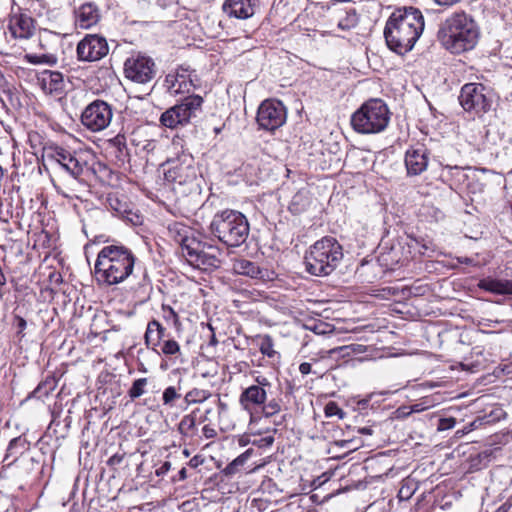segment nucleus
Wrapping results in <instances>:
<instances>
[{
	"instance_id": "45",
	"label": "nucleus",
	"mask_w": 512,
	"mask_h": 512,
	"mask_svg": "<svg viewBox=\"0 0 512 512\" xmlns=\"http://www.w3.org/2000/svg\"><path fill=\"white\" fill-rule=\"evenodd\" d=\"M152 327L155 328L159 334L160 341H162V339L165 337L166 329L157 320H152Z\"/></svg>"
},
{
	"instance_id": "30",
	"label": "nucleus",
	"mask_w": 512,
	"mask_h": 512,
	"mask_svg": "<svg viewBox=\"0 0 512 512\" xmlns=\"http://www.w3.org/2000/svg\"><path fill=\"white\" fill-rule=\"evenodd\" d=\"M195 426H196V417L193 413H191V414H187V415L183 416V418L181 419V421L178 425V430H179L180 434L183 436H191L192 431L194 430Z\"/></svg>"
},
{
	"instance_id": "6",
	"label": "nucleus",
	"mask_w": 512,
	"mask_h": 512,
	"mask_svg": "<svg viewBox=\"0 0 512 512\" xmlns=\"http://www.w3.org/2000/svg\"><path fill=\"white\" fill-rule=\"evenodd\" d=\"M390 116V110L382 99L371 98L351 115L350 123L359 134H378L388 127Z\"/></svg>"
},
{
	"instance_id": "1",
	"label": "nucleus",
	"mask_w": 512,
	"mask_h": 512,
	"mask_svg": "<svg viewBox=\"0 0 512 512\" xmlns=\"http://www.w3.org/2000/svg\"><path fill=\"white\" fill-rule=\"evenodd\" d=\"M424 17L415 7L396 9L388 18L384 37L388 48L404 55L411 51L424 30Z\"/></svg>"
},
{
	"instance_id": "26",
	"label": "nucleus",
	"mask_w": 512,
	"mask_h": 512,
	"mask_svg": "<svg viewBox=\"0 0 512 512\" xmlns=\"http://www.w3.org/2000/svg\"><path fill=\"white\" fill-rule=\"evenodd\" d=\"M359 18L355 9L345 10L337 21V27L343 31L350 30L358 24Z\"/></svg>"
},
{
	"instance_id": "2",
	"label": "nucleus",
	"mask_w": 512,
	"mask_h": 512,
	"mask_svg": "<svg viewBox=\"0 0 512 512\" xmlns=\"http://www.w3.org/2000/svg\"><path fill=\"white\" fill-rule=\"evenodd\" d=\"M137 257L133 251L118 243L104 246L97 255L94 271L99 284L114 286L134 275Z\"/></svg>"
},
{
	"instance_id": "24",
	"label": "nucleus",
	"mask_w": 512,
	"mask_h": 512,
	"mask_svg": "<svg viewBox=\"0 0 512 512\" xmlns=\"http://www.w3.org/2000/svg\"><path fill=\"white\" fill-rule=\"evenodd\" d=\"M478 287L497 295H512V280L486 277L479 281Z\"/></svg>"
},
{
	"instance_id": "22",
	"label": "nucleus",
	"mask_w": 512,
	"mask_h": 512,
	"mask_svg": "<svg viewBox=\"0 0 512 512\" xmlns=\"http://www.w3.org/2000/svg\"><path fill=\"white\" fill-rule=\"evenodd\" d=\"M232 270L238 275L252 279H265L267 270L260 268L255 262L241 258L233 261Z\"/></svg>"
},
{
	"instance_id": "51",
	"label": "nucleus",
	"mask_w": 512,
	"mask_h": 512,
	"mask_svg": "<svg viewBox=\"0 0 512 512\" xmlns=\"http://www.w3.org/2000/svg\"><path fill=\"white\" fill-rule=\"evenodd\" d=\"M203 433H204L205 437H207V438H212L215 436L214 429L210 428L209 426H204Z\"/></svg>"
},
{
	"instance_id": "42",
	"label": "nucleus",
	"mask_w": 512,
	"mask_h": 512,
	"mask_svg": "<svg viewBox=\"0 0 512 512\" xmlns=\"http://www.w3.org/2000/svg\"><path fill=\"white\" fill-rule=\"evenodd\" d=\"M456 425V419L453 417L440 418L437 425L438 431H446L454 428Z\"/></svg>"
},
{
	"instance_id": "19",
	"label": "nucleus",
	"mask_w": 512,
	"mask_h": 512,
	"mask_svg": "<svg viewBox=\"0 0 512 512\" xmlns=\"http://www.w3.org/2000/svg\"><path fill=\"white\" fill-rule=\"evenodd\" d=\"M100 12L96 4L87 2L75 10V25L81 29H89L98 23Z\"/></svg>"
},
{
	"instance_id": "47",
	"label": "nucleus",
	"mask_w": 512,
	"mask_h": 512,
	"mask_svg": "<svg viewBox=\"0 0 512 512\" xmlns=\"http://www.w3.org/2000/svg\"><path fill=\"white\" fill-rule=\"evenodd\" d=\"M204 462V459L202 458V456L200 455H195L194 457H192L189 462H188V465L191 467V468H197L198 466L202 465Z\"/></svg>"
},
{
	"instance_id": "56",
	"label": "nucleus",
	"mask_w": 512,
	"mask_h": 512,
	"mask_svg": "<svg viewBox=\"0 0 512 512\" xmlns=\"http://www.w3.org/2000/svg\"><path fill=\"white\" fill-rule=\"evenodd\" d=\"M511 505L508 503L502 504L495 512H508Z\"/></svg>"
},
{
	"instance_id": "44",
	"label": "nucleus",
	"mask_w": 512,
	"mask_h": 512,
	"mask_svg": "<svg viewBox=\"0 0 512 512\" xmlns=\"http://www.w3.org/2000/svg\"><path fill=\"white\" fill-rule=\"evenodd\" d=\"M354 442L353 439H349V440H339V441H336L335 444L341 448H348L349 450H356L358 447L357 446H352V443Z\"/></svg>"
},
{
	"instance_id": "21",
	"label": "nucleus",
	"mask_w": 512,
	"mask_h": 512,
	"mask_svg": "<svg viewBox=\"0 0 512 512\" xmlns=\"http://www.w3.org/2000/svg\"><path fill=\"white\" fill-rule=\"evenodd\" d=\"M223 10L229 17L237 19H247L254 14L251 0H227Z\"/></svg>"
},
{
	"instance_id": "20",
	"label": "nucleus",
	"mask_w": 512,
	"mask_h": 512,
	"mask_svg": "<svg viewBox=\"0 0 512 512\" xmlns=\"http://www.w3.org/2000/svg\"><path fill=\"white\" fill-rule=\"evenodd\" d=\"M9 31L14 38L29 39L35 30L34 21L27 15L13 16L9 22Z\"/></svg>"
},
{
	"instance_id": "18",
	"label": "nucleus",
	"mask_w": 512,
	"mask_h": 512,
	"mask_svg": "<svg viewBox=\"0 0 512 512\" xmlns=\"http://www.w3.org/2000/svg\"><path fill=\"white\" fill-rule=\"evenodd\" d=\"M37 85L45 94L59 95L65 90V81L63 74L59 71L42 70L36 75Z\"/></svg>"
},
{
	"instance_id": "14",
	"label": "nucleus",
	"mask_w": 512,
	"mask_h": 512,
	"mask_svg": "<svg viewBox=\"0 0 512 512\" xmlns=\"http://www.w3.org/2000/svg\"><path fill=\"white\" fill-rule=\"evenodd\" d=\"M165 178L180 185L193 182L197 178L193 156L182 154L178 159L171 161L170 167L165 172Z\"/></svg>"
},
{
	"instance_id": "33",
	"label": "nucleus",
	"mask_w": 512,
	"mask_h": 512,
	"mask_svg": "<svg viewBox=\"0 0 512 512\" xmlns=\"http://www.w3.org/2000/svg\"><path fill=\"white\" fill-rule=\"evenodd\" d=\"M147 385V379L146 378H139L136 379L131 388L128 391V395L131 399H136L142 396L145 392L144 388Z\"/></svg>"
},
{
	"instance_id": "16",
	"label": "nucleus",
	"mask_w": 512,
	"mask_h": 512,
	"mask_svg": "<svg viewBox=\"0 0 512 512\" xmlns=\"http://www.w3.org/2000/svg\"><path fill=\"white\" fill-rule=\"evenodd\" d=\"M256 384L245 388L239 397V403L247 412H251L256 407H261L267 400V388L271 383L264 376H258L255 379Z\"/></svg>"
},
{
	"instance_id": "25",
	"label": "nucleus",
	"mask_w": 512,
	"mask_h": 512,
	"mask_svg": "<svg viewBox=\"0 0 512 512\" xmlns=\"http://www.w3.org/2000/svg\"><path fill=\"white\" fill-rule=\"evenodd\" d=\"M29 445V442L22 436L13 438L8 444L4 461L8 460L10 457H14L10 464L14 463L25 451L29 449Z\"/></svg>"
},
{
	"instance_id": "46",
	"label": "nucleus",
	"mask_w": 512,
	"mask_h": 512,
	"mask_svg": "<svg viewBox=\"0 0 512 512\" xmlns=\"http://www.w3.org/2000/svg\"><path fill=\"white\" fill-rule=\"evenodd\" d=\"M350 351L352 352L353 356L356 354H361L366 352L367 348L366 346L362 344H349Z\"/></svg>"
},
{
	"instance_id": "27",
	"label": "nucleus",
	"mask_w": 512,
	"mask_h": 512,
	"mask_svg": "<svg viewBox=\"0 0 512 512\" xmlns=\"http://www.w3.org/2000/svg\"><path fill=\"white\" fill-rule=\"evenodd\" d=\"M252 455V449H248L238 457H236L231 463H229L223 470L226 476H232L239 472L240 468L247 462Z\"/></svg>"
},
{
	"instance_id": "7",
	"label": "nucleus",
	"mask_w": 512,
	"mask_h": 512,
	"mask_svg": "<svg viewBox=\"0 0 512 512\" xmlns=\"http://www.w3.org/2000/svg\"><path fill=\"white\" fill-rule=\"evenodd\" d=\"M496 102L494 89L483 83L469 82L461 87L459 103L474 118H482L493 110Z\"/></svg>"
},
{
	"instance_id": "37",
	"label": "nucleus",
	"mask_w": 512,
	"mask_h": 512,
	"mask_svg": "<svg viewBox=\"0 0 512 512\" xmlns=\"http://www.w3.org/2000/svg\"><path fill=\"white\" fill-rule=\"evenodd\" d=\"M260 352L263 354V355H266L267 357L269 358H272L274 357V355L276 354L275 350L273 349V341H272V338L268 335H266L261 344H260Z\"/></svg>"
},
{
	"instance_id": "60",
	"label": "nucleus",
	"mask_w": 512,
	"mask_h": 512,
	"mask_svg": "<svg viewBox=\"0 0 512 512\" xmlns=\"http://www.w3.org/2000/svg\"><path fill=\"white\" fill-rule=\"evenodd\" d=\"M214 131L216 134H219L221 132V128H215Z\"/></svg>"
},
{
	"instance_id": "36",
	"label": "nucleus",
	"mask_w": 512,
	"mask_h": 512,
	"mask_svg": "<svg viewBox=\"0 0 512 512\" xmlns=\"http://www.w3.org/2000/svg\"><path fill=\"white\" fill-rule=\"evenodd\" d=\"M181 395L177 393L175 387L169 386L167 387L162 395V400L164 405L173 406L175 400L179 399Z\"/></svg>"
},
{
	"instance_id": "52",
	"label": "nucleus",
	"mask_w": 512,
	"mask_h": 512,
	"mask_svg": "<svg viewBox=\"0 0 512 512\" xmlns=\"http://www.w3.org/2000/svg\"><path fill=\"white\" fill-rule=\"evenodd\" d=\"M458 262L466 265H475L474 260L469 257H459Z\"/></svg>"
},
{
	"instance_id": "38",
	"label": "nucleus",
	"mask_w": 512,
	"mask_h": 512,
	"mask_svg": "<svg viewBox=\"0 0 512 512\" xmlns=\"http://www.w3.org/2000/svg\"><path fill=\"white\" fill-rule=\"evenodd\" d=\"M329 356L331 357H339V358H351L353 356L350 351L349 345H343L339 347H335L328 351Z\"/></svg>"
},
{
	"instance_id": "3",
	"label": "nucleus",
	"mask_w": 512,
	"mask_h": 512,
	"mask_svg": "<svg viewBox=\"0 0 512 512\" xmlns=\"http://www.w3.org/2000/svg\"><path fill=\"white\" fill-rule=\"evenodd\" d=\"M479 28L467 13L455 12L439 25L437 40L452 54H462L475 48L479 40Z\"/></svg>"
},
{
	"instance_id": "34",
	"label": "nucleus",
	"mask_w": 512,
	"mask_h": 512,
	"mask_svg": "<svg viewBox=\"0 0 512 512\" xmlns=\"http://www.w3.org/2000/svg\"><path fill=\"white\" fill-rule=\"evenodd\" d=\"M261 408L263 416L269 418L280 412L281 405L279 400L273 398L269 400L267 403L265 402L263 405H261Z\"/></svg>"
},
{
	"instance_id": "10",
	"label": "nucleus",
	"mask_w": 512,
	"mask_h": 512,
	"mask_svg": "<svg viewBox=\"0 0 512 512\" xmlns=\"http://www.w3.org/2000/svg\"><path fill=\"white\" fill-rule=\"evenodd\" d=\"M203 98L199 95H190L185 97L181 103L167 109L160 117L163 126L175 129L183 126L197 116L201 111Z\"/></svg>"
},
{
	"instance_id": "4",
	"label": "nucleus",
	"mask_w": 512,
	"mask_h": 512,
	"mask_svg": "<svg viewBox=\"0 0 512 512\" xmlns=\"http://www.w3.org/2000/svg\"><path fill=\"white\" fill-rule=\"evenodd\" d=\"M338 240L325 236L310 246L304 257L305 270L312 276L325 277L334 272L343 259Z\"/></svg>"
},
{
	"instance_id": "55",
	"label": "nucleus",
	"mask_w": 512,
	"mask_h": 512,
	"mask_svg": "<svg viewBox=\"0 0 512 512\" xmlns=\"http://www.w3.org/2000/svg\"><path fill=\"white\" fill-rule=\"evenodd\" d=\"M458 1L459 0H435V2L439 5H452Z\"/></svg>"
},
{
	"instance_id": "50",
	"label": "nucleus",
	"mask_w": 512,
	"mask_h": 512,
	"mask_svg": "<svg viewBox=\"0 0 512 512\" xmlns=\"http://www.w3.org/2000/svg\"><path fill=\"white\" fill-rule=\"evenodd\" d=\"M15 319L17 321V327L19 329V333H21L26 328L27 322L24 318H22L20 316H16Z\"/></svg>"
},
{
	"instance_id": "23",
	"label": "nucleus",
	"mask_w": 512,
	"mask_h": 512,
	"mask_svg": "<svg viewBox=\"0 0 512 512\" xmlns=\"http://www.w3.org/2000/svg\"><path fill=\"white\" fill-rule=\"evenodd\" d=\"M168 233L169 236L180 245L181 253H183L187 249L186 245H190V241L197 239L193 235L191 228L180 222H174L169 224Z\"/></svg>"
},
{
	"instance_id": "39",
	"label": "nucleus",
	"mask_w": 512,
	"mask_h": 512,
	"mask_svg": "<svg viewBox=\"0 0 512 512\" xmlns=\"http://www.w3.org/2000/svg\"><path fill=\"white\" fill-rule=\"evenodd\" d=\"M54 388V382L45 381L37 386V388L32 392L34 397H41L42 395L47 396L51 390Z\"/></svg>"
},
{
	"instance_id": "63",
	"label": "nucleus",
	"mask_w": 512,
	"mask_h": 512,
	"mask_svg": "<svg viewBox=\"0 0 512 512\" xmlns=\"http://www.w3.org/2000/svg\"><path fill=\"white\" fill-rule=\"evenodd\" d=\"M406 494V491H403L402 489L400 490V494Z\"/></svg>"
},
{
	"instance_id": "28",
	"label": "nucleus",
	"mask_w": 512,
	"mask_h": 512,
	"mask_svg": "<svg viewBox=\"0 0 512 512\" xmlns=\"http://www.w3.org/2000/svg\"><path fill=\"white\" fill-rule=\"evenodd\" d=\"M309 205V199L305 191L297 192L290 203L289 209L294 214H299L304 211Z\"/></svg>"
},
{
	"instance_id": "61",
	"label": "nucleus",
	"mask_w": 512,
	"mask_h": 512,
	"mask_svg": "<svg viewBox=\"0 0 512 512\" xmlns=\"http://www.w3.org/2000/svg\"><path fill=\"white\" fill-rule=\"evenodd\" d=\"M422 248L426 251L428 250V246L426 244H423Z\"/></svg>"
},
{
	"instance_id": "48",
	"label": "nucleus",
	"mask_w": 512,
	"mask_h": 512,
	"mask_svg": "<svg viewBox=\"0 0 512 512\" xmlns=\"http://www.w3.org/2000/svg\"><path fill=\"white\" fill-rule=\"evenodd\" d=\"M171 468V463L166 461L164 462L159 469L156 470V475L161 476L166 474Z\"/></svg>"
},
{
	"instance_id": "62",
	"label": "nucleus",
	"mask_w": 512,
	"mask_h": 512,
	"mask_svg": "<svg viewBox=\"0 0 512 512\" xmlns=\"http://www.w3.org/2000/svg\"><path fill=\"white\" fill-rule=\"evenodd\" d=\"M406 494V491H403L402 489L400 490V494Z\"/></svg>"
},
{
	"instance_id": "32",
	"label": "nucleus",
	"mask_w": 512,
	"mask_h": 512,
	"mask_svg": "<svg viewBox=\"0 0 512 512\" xmlns=\"http://www.w3.org/2000/svg\"><path fill=\"white\" fill-rule=\"evenodd\" d=\"M26 60L30 64H48V65H55L57 63V57L52 54H42V55H36V54H27L25 56Z\"/></svg>"
},
{
	"instance_id": "53",
	"label": "nucleus",
	"mask_w": 512,
	"mask_h": 512,
	"mask_svg": "<svg viewBox=\"0 0 512 512\" xmlns=\"http://www.w3.org/2000/svg\"><path fill=\"white\" fill-rule=\"evenodd\" d=\"M358 433L363 434V435H372L373 430L371 427H362V428L358 429Z\"/></svg>"
},
{
	"instance_id": "54",
	"label": "nucleus",
	"mask_w": 512,
	"mask_h": 512,
	"mask_svg": "<svg viewBox=\"0 0 512 512\" xmlns=\"http://www.w3.org/2000/svg\"><path fill=\"white\" fill-rule=\"evenodd\" d=\"M187 479V470L186 468H182L179 472H178V478L177 480L178 481H184Z\"/></svg>"
},
{
	"instance_id": "12",
	"label": "nucleus",
	"mask_w": 512,
	"mask_h": 512,
	"mask_svg": "<svg viewBox=\"0 0 512 512\" xmlns=\"http://www.w3.org/2000/svg\"><path fill=\"white\" fill-rule=\"evenodd\" d=\"M286 120L287 109L280 100L267 99L258 107L256 121L262 130L274 132L282 127Z\"/></svg>"
},
{
	"instance_id": "17",
	"label": "nucleus",
	"mask_w": 512,
	"mask_h": 512,
	"mask_svg": "<svg viewBox=\"0 0 512 512\" xmlns=\"http://www.w3.org/2000/svg\"><path fill=\"white\" fill-rule=\"evenodd\" d=\"M429 152L424 146L411 147L405 153V167L407 175L418 176L427 170Z\"/></svg>"
},
{
	"instance_id": "15",
	"label": "nucleus",
	"mask_w": 512,
	"mask_h": 512,
	"mask_svg": "<svg viewBox=\"0 0 512 512\" xmlns=\"http://www.w3.org/2000/svg\"><path fill=\"white\" fill-rule=\"evenodd\" d=\"M107 40L97 34L86 35L77 45V57L80 61L94 62L108 54Z\"/></svg>"
},
{
	"instance_id": "58",
	"label": "nucleus",
	"mask_w": 512,
	"mask_h": 512,
	"mask_svg": "<svg viewBox=\"0 0 512 512\" xmlns=\"http://www.w3.org/2000/svg\"><path fill=\"white\" fill-rule=\"evenodd\" d=\"M416 407H417V405L411 407L409 412L403 411V414L408 415L412 412L419 411V409H417Z\"/></svg>"
},
{
	"instance_id": "8",
	"label": "nucleus",
	"mask_w": 512,
	"mask_h": 512,
	"mask_svg": "<svg viewBox=\"0 0 512 512\" xmlns=\"http://www.w3.org/2000/svg\"><path fill=\"white\" fill-rule=\"evenodd\" d=\"M186 247L182 255L194 268L211 271L221 266L222 250L218 246L196 239L190 241V245Z\"/></svg>"
},
{
	"instance_id": "49",
	"label": "nucleus",
	"mask_w": 512,
	"mask_h": 512,
	"mask_svg": "<svg viewBox=\"0 0 512 512\" xmlns=\"http://www.w3.org/2000/svg\"><path fill=\"white\" fill-rule=\"evenodd\" d=\"M299 371L302 375H307L311 372V364L308 362H303L299 365Z\"/></svg>"
},
{
	"instance_id": "59",
	"label": "nucleus",
	"mask_w": 512,
	"mask_h": 512,
	"mask_svg": "<svg viewBox=\"0 0 512 512\" xmlns=\"http://www.w3.org/2000/svg\"><path fill=\"white\" fill-rule=\"evenodd\" d=\"M183 454H184L186 457H188V456L190 455V453H189V451H188L187 449H185V450L183 451Z\"/></svg>"
},
{
	"instance_id": "13",
	"label": "nucleus",
	"mask_w": 512,
	"mask_h": 512,
	"mask_svg": "<svg viewBox=\"0 0 512 512\" xmlns=\"http://www.w3.org/2000/svg\"><path fill=\"white\" fill-rule=\"evenodd\" d=\"M112 117V106L103 100L97 99L84 109L81 122L90 131L100 132L109 126Z\"/></svg>"
},
{
	"instance_id": "43",
	"label": "nucleus",
	"mask_w": 512,
	"mask_h": 512,
	"mask_svg": "<svg viewBox=\"0 0 512 512\" xmlns=\"http://www.w3.org/2000/svg\"><path fill=\"white\" fill-rule=\"evenodd\" d=\"M175 82H178V78L174 76L168 75L166 77V83L168 84V89L170 93H178L181 87V84L176 88Z\"/></svg>"
},
{
	"instance_id": "41",
	"label": "nucleus",
	"mask_w": 512,
	"mask_h": 512,
	"mask_svg": "<svg viewBox=\"0 0 512 512\" xmlns=\"http://www.w3.org/2000/svg\"><path fill=\"white\" fill-rule=\"evenodd\" d=\"M164 319L167 323L172 324L174 326H178L179 318L176 312L171 307L163 306Z\"/></svg>"
},
{
	"instance_id": "11",
	"label": "nucleus",
	"mask_w": 512,
	"mask_h": 512,
	"mask_svg": "<svg viewBox=\"0 0 512 512\" xmlns=\"http://www.w3.org/2000/svg\"><path fill=\"white\" fill-rule=\"evenodd\" d=\"M125 77L135 83L146 84L157 74L155 61L142 53L132 54L124 62Z\"/></svg>"
},
{
	"instance_id": "9",
	"label": "nucleus",
	"mask_w": 512,
	"mask_h": 512,
	"mask_svg": "<svg viewBox=\"0 0 512 512\" xmlns=\"http://www.w3.org/2000/svg\"><path fill=\"white\" fill-rule=\"evenodd\" d=\"M46 155L54 170L80 182L84 169L87 167V162L80 153L55 145L47 150Z\"/></svg>"
},
{
	"instance_id": "5",
	"label": "nucleus",
	"mask_w": 512,
	"mask_h": 512,
	"mask_svg": "<svg viewBox=\"0 0 512 512\" xmlns=\"http://www.w3.org/2000/svg\"><path fill=\"white\" fill-rule=\"evenodd\" d=\"M210 233L226 247H239L246 242L250 225L246 216L237 210L216 213L209 225Z\"/></svg>"
},
{
	"instance_id": "29",
	"label": "nucleus",
	"mask_w": 512,
	"mask_h": 512,
	"mask_svg": "<svg viewBox=\"0 0 512 512\" xmlns=\"http://www.w3.org/2000/svg\"><path fill=\"white\" fill-rule=\"evenodd\" d=\"M211 396V393L205 389L193 388L186 393L184 400L187 404L202 403Z\"/></svg>"
},
{
	"instance_id": "40",
	"label": "nucleus",
	"mask_w": 512,
	"mask_h": 512,
	"mask_svg": "<svg viewBox=\"0 0 512 512\" xmlns=\"http://www.w3.org/2000/svg\"><path fill=\"white\" fill-rule=\"evenodd\" d=\"M324 411L327 417L338 416L340 419L344 417L343 410L335 402H329Z\"/></svg>"
},
{
	"instance_id": "31",
	"label": "nucleus",
	"mask_w": 512,
	"mask_h": 512,
	"mask_svg": "<svg viewBox=\"0 0 512 512\" xmlns=\"http://www.w3.org/2000/svg\"><path fill=\"white\" fill-rule=\"evenodd\" d=\"M145 344L148 348H151L152 350L156 351V347L160 346L161 341L159 338V334L155 330L154 327H152V321H150L147 325L146 332H145Z\"/></svg>"
},
{
	"instance_id": "35",
	"label": "nucleus",
	"mask_w": 512,
	"mask_h": 512,
	"mask_svg": "<svg viewBox=\"0 0 512 512\" xmlns=\"http://www.w3.org/2000/svg\"><path fill=\"white\" fill-rule=\"evenodd\" d=\"M161 352L165 356H175L180 353V346L178 342L173 339L163 340Z\"/></svg>"
},
{
	"instance_id": "57",
	"label": "nucleus",
	"mask_w": 512,
	"mask_h": 512,
	"mask_svg": "<svg viewBox=\"0 0 512 512\" xmlns=\"http://www.w3.org/2000/svg\"><path fill=\"white\" fill-rule=\"evenodd\" d=\"M113 201H115V202L118 204V200H117V199H115V200H113V199H109L110 206H111L114 210H116V211H120L118 207L114 206Z\"/></svg>"
}]
</instances>
